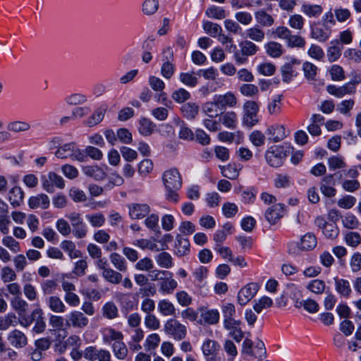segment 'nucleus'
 <instances>
[{"label": "nucleus", "mask_w": 361, "mask_h": 361, "mask_svg": "<svg viewBox=\"0 0 361 361\" xmlns=\"http://www.w3.org/2000/svg\"><path fill=\"white\" fill-rule=\"evenodd\" d=\"M162 179L167 190V199L177 202L179 199L177 191L182 186V178L178 170L174 168L165 171Z\"/></svg>", "instance_id": "obj_1"}, {"label": "nucleus", "mask_w": 361, "mask_h": 361, "mask_svg": "<svg viewBox=\"0 0 361 361\" xmlns=\"http://www.w3.org/2000/svg\"><path fill=\"white\" fill-rule=\"evenodd\" d=\"M55 155L59 159L70 158L73 161H85L83 150L76 147L75 142L66 143L60 147Z\"/></svg>", "instance_id": "obj_2"}, {"label": "nucleus", "mask_w": 361, "mask_h": 361, "mask_svg": "<svg viewBox=\"0 0 361 361\" xmlns=\"http://www.w3.org/2000/svg\"><path fill=\"white\" fill-rule=\"evenodd\" d=\"M164 331L176 341H181L186 337L187 327L175 319H168L164 324Z\"/></svg>", "instance_id": "obj_3"}, {"label": "nucleus", "mask_w": 361, "mask_h": 361, "mask_svg": "<svg viewBox=\"0 0 361 361\" xmlns=\"http://www.w3.org/2000/svg\"><path fill=\"white\" fill-rule=\"evenodd\" d=\"M240 50L235 51L234 59L237 64H245L247 61V57L252 56L257 53L259 47L250 40H244L239 44Z\"/></svg>", "instance_id": "obj_4"}, {"label": "nucleus", "mask_w": 361, "mask_h": 361, "mask_svg": "<svg viewBox=\"0 0 361 361\" xmlns=\"http://www.w3.org/2000/svg\"><path fill=\"white\" fill-rule=\"evenodd\" d=\"M286 156V151L283 146L274 145L266 152L265 159L270 166L279 167L283 164Z\"/></svg>", "instance_id": "obj_5"}, {"label": "nucleus", "mask_w": 361, "mask_h": 361, "mask_svg": "<svg viewBox=\"0 0 361 361\" xmlns=\"http://www.w3.org/2000/svg\"><path fill=\"white\" fill-rule=\"evenodd\" d=\"M258 111L259 105L256 102L246 101L243 104V124L248 128L256 125L259 121Z\"/></svg>", "instance_id": "obj_6"}, {"label": "nucleus", "mask_w": 361, "mask_h": 361, "mask_svg": "<svg viewBox=\"0 0 361 361\" xmlns=\"http://www.w3.org/2000/svg\"><path fill=\"white\" fill-rule=\"evenodd\" d=\"M65 321L66 327L78 329H85L89 324V319L83 312L78 310L69 312L66 316Z\"/></svg>", "instance_id": "obj_7"}, {"label": "nucleus", "mask_w": 361, "mask_h": 361, "mask_svg": "<svg viewBox=\"0 0 361 361\" xmlns=\"http://www.w3.org/2000/svg\"><path fill=\"white\" fill-rule=\"evenodd\" d=\"M66 217L70 221L73 228L74 236L78 239L85 238L87 233V228L80 214L73 212L67 214Z\"/></svg>", "instance_id": "obj_8"}, {"label": "nucleus", "mask_w": 361, "mask_h": 361, "mask_svg": "<svg viewBox=\"0 0 361 361\" xmlns=\"http://www.w3.org/2000/svg\"><path fill=\"white\" fill-rule=\"evenodd\" d=\"M84 357L88 361H111V354L108 350L92 345L84 350Z\"/></svg>", "instance_id": "obj_9"}, {"label": "nucleus", "mask_w": 361, "mask_h": 361, "mask_svg": "<svg viewBox=\"0 0 361 361\" xmlns=\"http://www.w3.org/2000/svg\"><path fill=\"white\" fill-rule=\"evenodd\" d=\"M300 61L296 59H291L285 63L281 68L282 79L284 82H290L295 78L300 71Z\"/></svg>", "instance_id": "obj_10"}, {"label": "nucleus", "mask_w": 361, "mask_h": 361, "mask_svg": "<svg viewBox=\"0 0 361 361\" xmlns=\"http://www.w3.org/2000/svg\"><path fill=\"white\" fill-rule=\"evenodd\" d=\"M220 345L214 340L207 339L202 345V350L207 361H221Z\"/></svg>", "instance_id": "obj_11"}, {"label": "nucleus", "mask_w": 361, "mask_h": 361, "mask_svg": "<svg viewBox=\"0 0 361 361\" xmlns=\"http://www.w3.org/2000/svg\"><path fill=\"white\" fill-rule=\"evenodd\" d=\"M311 37L319 42H326L331 37V26H326L320 22H314L310 25Z\"/></svg>", "instance_id": "obj_12"}, {"label": "nucleus", "mask_w": 361, "mask_h": 361, "mask_svg": "<svg viewBox=\"0 0 361 361\" xmlns=\"http://www.w3.org/2000/svg\"><path fill=\"white\" fill-rule=\"evenodd\" d=\"M212 99L221 111H225L226 108L235 107L238 103L237 97L232 92H227L223 94H215Z\"/></svg>", "instance_id": "obj_13"}, {"label": "nucleus", "mask_w": 361, "mask_h": 361, "mask_svg": "<svg viewBox=\"0 0 361 361\" xmlns=\"http://www.w3.org/2000/svg\"><path fill=\"white\" fill-rule=\"evenodd\" d=\"M54 186L63 189L65 187V181L61 176L51 171L48 173L47 178L46 177L42 178V188L47 192L52 193L54 192Z\"/></svg>", "instance_id": "obj_14"}, {"label": "nucleus", "mask_w": 361, "mask_h": 361, "mask_svg": "<svg viewBox=\"0 0 361 361\" xmlns=\"http://www.w3.org/2000/svg\"><path fill=\"white\" fill-rule=\"evenodd\" d=\"M164 63L161 66V73L166 79H170L174 74L176 67L171 63L173 59V52L171 48L167 47L163 51Z\"/></svg>", "instance_id": "obj_15"}, {"label": "nucleus", "mask_w": 361, "mask_h": 361, "mask_svg": "<svg viewBox=\"0 0 361 361\" xmlns=\"http://www.w3.org/2000/svg\"><path fill=\"white\" fill-rule=\"evenodd\" d=\"M7 341L11 346L20 349L25 348L28 343L26 334L19 329H13L7 335Z\"/></svg>", "instance_id": "obj_16"}, {"label": "nucleus", "mask_w": 361, "mask_h": 361, "mask_svg": "<svg viewBox=\"0 0 361 361\" xmlns=\"http://www.w3.org/2000/svg\"><path fill=\"white\" fill-rule=\"evenodd\" d=\"M259 286L256 283H250L243 287L238 295V301L240 305H245L257 294Z\"/></svg>", "instance_id": "obj_17"}, {"label": "nucleus", "mask_w": 361, "mask_h": 361, "mask_svg": "<svg viewBox=\"0 0 361 361\" xmlns=\"http://www.w3.org/2000/svg\"><path fill=\"white\" fill-rule=\"evenodd\" d=\"M326 90L330 94L341 98L346 94H353L356 91V83L350 82L341 87L329 85L327 86Z\"/></svg>", "instance_id": "obj_18"}, {"label": "nucleus", "mask_w": 361, "mask_h": 361, "mask_svg": "<svg viewBox=\"0 0 361 361\" xmlns=\"http://www.w3.org/2000/svg\"><path fill=\"white\" fill-rule=\"evenodd\" d=\"M129 216L132 219H141L150 212L147 204L131 203L128 205Z\"/></svg>", "instance_id": "obj_19"}, {"label": "nucleus", "mask_w": 361, "mask_h": 361, "mask_svg": "<svg viewBox=\"0 0 361 361\" xmlns=\"http://www.w3.org/2000/svg\"><path fill=\"white\" fill-rule=\"evenodd\" d=\"M102 341L105 344H112L120 340H123L124 336L120 331H117L111 326L102 328L100 330Z\"/></svg>", "instance_id": "obj_20"}, {"label": "nucleus", "mask_w": 361, "mask_h": 361, "mask_svg": "<svg viewBox=\"0 0 361 361\" xmlns=\"http://www.w3.org/2000/svg\"><path fill=\"white\" fill-rule=\"evenodd\" d=\"M336 180L334 175L329 174L323 177L320 183V190L322 193L328 197H333L336 194V190L334 186Z\"/></svg>", "instance_id": "obj_21"}, {"label": "nucleus", "mask_w": 361, "mask_h": 361, "mask_svg": "<svg viewBox=\"0 0 361 361\" xmlns=\"http://www.w3.org/2000/svg\"><path fill=\"white\" fill-rule=\"evenodd\" d=\"M266 133L268 140L271 142H279L286 137V129L283 125L274 124L267 128Z\"/></svg>", "instance_id": "obj_22"}, {"label": "nucleus", "mask_w": 361, "mask_h": 361, "mask_svg": "<svg viewBox=\"0 0 361 361\" xmlns=\"http://www.w3.org/2000/svg\"><path fill=\"white\" fill-rule=\"evenodd\" d=\"M284 213V204L281 203L274 204L266 211L265 218L271 224H275L283 216Z\"/></svg>", "instance_id": "obj_23"}, {"label": "nucleus", "mask_w": 361, "mask_h": 361, "mask_svg": "<svg viewBox=\"0 0 361 361\" xmlns=\"http://www.w3.org/2000/svg\"><path fill=\"white\" fill-rule=\"evenodd\" d=\"M201 323L207 324H216L219 320V313L216 310H208L205 307H200Z\"/></svg>", "instance_id": "obj_24"}, {"label": "nucleus", "mask_w": 361, "mask_h": 361, "mask_svg": "<svg viewBox=\"0 0 361 361\" xmlns=\"http://www.w3.org/2000/svg\"><path fill=\"white\" fill-rule=\"evenodd\" d=\"M49 204L50 200L49 197L43 193L36 196H32L28 200V204L31 209L41 208L45 209L49 207Z\"/></svg>", "instance_id": "obj_25"}, {"label": "nucleus", "mask_w": 361, "mask_h": 361, "mask_svg": "<svg viewBox=\"0 0 361 361\" xmlns=\"http://www.w3.org/2000/svg\"><path fill=\"white\" fill-rule=\"evenodd\" d=\"M46 303L51 311L54 313H64L67 307L63 300L56 295H51L46 299Z\"/></svg>", "instance_id": "obj_26"}, {"label": "nucleus", "mask_w": 361, "mask_h": 361, "mask_svg": "<svg viewBox=\"0 0 361 361\" xmlns=\"http://www.w3.org/2000/svg\"><path fill=\"white\" fill-rule=\"evenodd\" d=\"M175 252L179 257L187 255L190 252V242L180 234L176 237Z\"/></svg>", "instance_id": "obj_27"}, {"label": "nucleus", "mask_w": 361, "mask_h": 361, "mask_svg": "<svg viewBox=\"0 0 361 361\" xmlns=\"http://www.w3.org/2000/svg\"><path fill=\"white\" fill-rule=\"evenodd\" d=\"M334 279L335 282V288L337 293L342 297L345 298H349L352 293L350 282L346 279H340L337 276Z\"/></svg>", "instance_id": "obj_28"}, {"label": "nucleus", "mask_w": 361, "mask_h": 361, "mask_svg": "<svg viewBox=\"0 0 361 361\" xmlns=\"http://www.w3.org/2000/svg\"><path fill=\"white\" fill-rule=\"evenodd\" d=\"M219 120L225 127L229 129L233 130L237 127L238 116L233 111L221 112Z\"/></svg>", "instance_id": "obj_29"}, {"label": "nucleus", "mask_w": 361, "mask_h": 361, "mask_svg": "<svg viewBox=\"0 0 361 361\" xmlns=\"http://www.w3.org/2000/svg\"><path fill=\"white\" fill-rule=\"evenodd\" d=\"M342 49L343 47L338 40L331 41L330 46L326 51L329 61L331 63L336 61L341 56Z\"/></svg>", "instance_id": "obj_30"}, {"label": "nucleus", "mask_w": 361, "mask_h": 361, "mask_svg": "<svg viewBox=\"0 0 361 361\" xmlns=\"http://www.w3.org/2000/svg\"><path fill=\"white\" fill-rule=\"evenodd\" d=\"M317 243L315 235L312 233H307L300 238L298 247L302 251H309L313 250Z\"/></svg>", "instance_id": "obj_31"}, {"label": "nucleus", "mask_w": 361, "mask_h": 361, "mask_svg": "<svg viewBox=\"0 0 361 361\" xmlns=\"http://www.w3.org/2000/svg\"><path fill=\"white\" fill-rule=\"evenodd\" d=\"M157 310L164 317L175 316L176 312L174 305L167 299H162L158 302Z\"/></svg>", "instance_id": "obj_32"}, {"label": "nucleus", "mask_w": 361, "mask_h": 361, "mask_svg": "<svg viewBox=\"0 0 361 361\" xmlns=\"http://www.w3.org/2000/svg\"><path fill=\"white\" fill-rule=\"evenodd\" d=\"M83 173L96 180H102L106 176V173L98 166H86L82 168Z\"/></svg>", "instance_id": "obj_33"}, {"label": "nucleus", "mask_w": 361, "mask_h": 361, "mask_svg": "<svg viewBox=\"0 0 361 361\" xmlns=\"http://www.w3.org/2000/svg\"><path fill=\"white\" fill-rule=\"evenodd\" d=\"M24 200V192L20 187H13L8 193V200L13 207L21 205Z\"/></svg>", "instance_id": "obj_34"}, {"label": "nucleus", "mask_w": 361, "mask_h": 361, "mask_svg": "<svg viewBox=\"0 0 361 361\" xmlns=\"http://www.w3.org/2000/svg\"><path fill=\"white\" fill-rule=\"evenodd\" d=\"M109 259L114 268L120 272H126L128 270L127 262L120 254L117 252L111 253Z\"/></svg>", "instance_id": "obj_35"}, {"label": "nucleus", "mask_w": 361, "mask_h": 361, "mask_svg": "<svg viewBox=\"0 0 361 361\" xmlns=\"http://www.w3.org/2000/svg\"><path fill=\"white\" fill-rule=\"evenodd\" d=\"M255 18L257 23L263 27H271L274 23V17L262 9L255 12Z\"/></svg>", "instance_id": "obj_36"}, {"label": "nucleus", "mask_w": 361, "mask_h": 361, "mask_svg": "<svg viewBox=\"0 0 361 361\" xmlns=\"http://www.w3.org/2000/svg\"><path fill=\"white\" fill-rule=\"evenodd\" d=\"M180 110L187 119H194L198 114L200 106L195 102H187L182 105Z\"/></svg>", "instance_id": "obj_37"}, {"label": "nucleus", "mask_w": 361, "mask_h": 361, "mask_svg": "<svg viewBox=\"0 0 361 361\" xmlns=\"http://www.w3.org/2000/svg\"><path fill=\"white\" fill-rule=\"evenodd\" d=\"M301 11L309 18H318L322 13L323 8L317 4H303Z\"/></svg>", "instance_id": "obj_38"}, {"label": "nucleus", "mask_w": 361, "mask_h": 361, "mask_svg": "<svg viewBox=\"0 0 361 361\" xmlns=\"http://www.w3.org/2000/svg\"><path fill=\"white\" fill-rule=\"evenodd\" d=\"M102 275L107 282L115 285L120 283L123 279V276L119 271L110 267L102 271Z\"/></svg>", "instance_id": "obj_39"}, {"label": "nucleus", "mask_w": 361, "mask_h": 361, "mask_svg": "<svg viewBox=\"0 0 361 361\" xmlns=\"http://www.w3.org/2000/svg\"><path fill=\"white\" fill-rule=\"evenodd\" d=\"M156 128V124L147 118H142L139 121L138 130L144 136L152 135Z\"/></svg>", "instance_id": "obj_40"}, {"label": "nucleus", "mask_w": 361, "mask_h": 361, "mask_svg": "<svg viewBox=\"0 0 361 361\" xmlns=\"http://www.w3.org/2000/svg\"><path fill=\"white\" fill-rule=\"evenodd\" d=\"M61 248L66 252L70 258L74 259L81 256V252L76 249L75 244L68 240H64L61 243Z\"/></svg>", "instance_id": "obj_41"}, {"label": "nucleus", "mask_w": 361, "mask_h": 361, "mask_svg": "<svg viewBox=\"0 0 361 361\" xmlns=\"http://www.w3.org/2000/svg\"><path fill=\"white\" fill-rule=\"evenodd\" d=\"M267 54L272 58H279L283 54V46L276 42H269L264 46Z\"/></svg>", "instance_id": "obj_42"}, {"label": "nucleus", "mask_w": 361, "mask_h": 361, "mask_svg": "<svg viewBox=\"0 0 361 361\" xmlns=\"http://www.w3.org/2000/svg\"><path fill=\"white\" fill-rule=\"evenodd\" d=\"M245 35L250 41L262 42L265 37V33L262 29L258 26H254L246 30Z\"/></svg>", "instance_id": "obj_43"}, {"label": "nucleus", "mask_w": 361, "mask_h": 361, "mask_svg": "<svg viewBox=\"0 0 361 361\" xmlns=\"http://www.w3.org/2000/svg\"><path fill=\"white\" fill-rule=\"evenodd\" d=\"M157 264L164 269H170L173 266V258L171 255L166 252H161L154 257Z\"/></svg>", "instance_id": "obj_44"}, {"label": "nucleus", "mask_w": 361, "mask_h": 361, "mask_svg": "<svg viewBox=\"0 0 361 361\" xmlns=\"http://www.w3.org/2000/svg\"><path fill=\"white\" fill-rule=\"evenodd\" d=\"M112 351L118 360H125L128 355V348L123 340L111 344Z\"/></svg>", "instance_id": "obj_45"}, {"label": "nucleus", "mask_w": 361, "mask_h": 361, "mask_svg": "<svg viewBox=\"0 0 361 361\" xmlns=\"http://www.w3.org/2000/svg\"><path fill=\"white\" fill-rule=\"evenodd\" d=\"M11 305L19 316L25 314L28 309V303L20 296L13 298L11 301Z\"/></svg>", "instance_id": "obj_46"}, {"label": "nucleus", "mask_w": 361, "mask_h": 361, "mask_svg": "<svg viewBox=\"0 0 361 361\" xmlns=\"http://www.w3.org/2000/svg\"><path fill=\"white\" fill-rule=\"evenodd\" d=\"M177 281L172 278H166L162 280L159 286V291L164 295L171 294L177 288Z\"/></svg>", "instance_id": "obj_47"}, {"label": "nucleus", "mask_w": 361, "mask_h": 361, "mask_svg": "<svg viewBox=\"0 0 361 361\" xmlns=\"http://www.w3.org/2000/svg\"><path fill=\"white\" fill-rule=\"evenodd\" d=\"M295 306L296 307H303V308L310 313L314 314L319 311V304L313 299H307L301 301H296Z\"/></svg>", "instance_id": "obj_48"}, {"label": "nucleus", "mask_w": 361, "mask_h": 361, "mask_svg": "<svg viewBox=\"0 0 361 361\" xmlns=\"http://www.w3.org/2000/svg\"><path fill=\"white\" fill-rule=\"evenodd\" d=\"M202 109L203 113L211 118H216L221 115L219 112L220 109L217 107L213 99L210 102H205L202 105Z\"/></svg>", "instance_id": "obj_49"}, {"label": "nucleus", "mask_w": 361, "mask_h": 361, "mask_svg": "<svg viewBox=\"0 0 361 361\" xmlns=\"http://www.w3.org/2000/svg\"><path fill=\"white\" fill-rule=\"evenodd\" d=\"M282 95H275L268 104V111L271 115H279L281 111Z\"/></svg>", "instance_id": "obj_50"}, {"label": "nucleus", "mask_w": 361, "mask_h": 361, "mask_svg": "<svg viewBox=\"0 0 361 361\" xmlns=\"http://www.w3.org/2000/svg\"><path fill=\"white\" fill-rule=\"evenodd\" d=\"M343 226L348 229H356L360 226L357 218L351 213H347L342 217Z\"/></svg>", "instance_id": "obj_51"}, {"label": "nucleus", "mask_w": 361, "mask_h": 361, "mask_svg": "<svg viewBox=\"0 0 361 361\" xmlns=\"http://www.w3.org/2000/svg\"><path fill=\"white\" fill-rule=\"evenodd\" d=\"M159 6L158 0H145L142 5V11L145 15L152 16L157 11Z\"/></svg>", "instance_id": "obj_52"}, {"label": "nucleus", "mask_w": 361, "mask_h": 361, "mask_svg": "<svg viewBox=\"0 0 361 361\" xmlns=\"http://www.w3.org/2000/svg\"><path fill=\"white\" fill-rule=\"evenodd\" d=\"M104 317L109 319H113L118 316V310L113 302H108L102 307Z\"/></svg>", "instance_id": "obj_53"}, {"label": "nucleus", "mask_w": 361, "mask_h": 361, "mask_svg": "<svg viewBox=\"0 0 361 361\" xmlns=\"http://www.w3.org/2000/svg\"><path fill=\"white\" fill-rule=\"evenodd\" d=\"M179 79L182 83L190 87H195L198 83L195 73H180Z\"/></svg>", "instance_id": "obj_54"}, {"label": "nucleus", "mask_w": 361, "mask_h": 361, "mask_svg": "<svg viewBox=\"0 0 361 361\" xmlns=\"http://www.w3.org/2000/svg\"><path fill=\"white\" fill-rule=\"evenodd\" d=\"M123 178L118 173H113L109 178V181L104 185V191L111 190L115 186H121L123 184Z\"/></svg>", "instance_id": "obj_55"}, {"label": "nucleus", "mask_w": 361, "mask_h": 361, "mask_svg": "<svg viewBox=\"0 0 361 361\" xmlns=\"http://www.w3.org/2000/svg\"><path fill=\"white\" fill-rule=\"evenodd\" d=\"M203 29L212 37H216L222 32V28L219 24L210 21L203 23Z\"/></svg>", "instance_id": "obj_56"}, {"label": "nucleus", "mask_w": 361, "mask_h": 361, "mask_svg": "<svg viewBox=\"0 0 361 361\" xmlns=\"http://www.w3.org/2000/svg\"><path fill=\"white\" fill-rule=\"evenodd\" d=\"M206 15L209 18L221 20L226 16V13L223 8L212 6L206 10Z\"/></svg>", "instance_id": "obj_57"}, {"label": "nucleus", "mask_w": 361, "mask_h": 361, "mask_svg": "<svg viewBox=\"0 0 361 361\" xmlns=\"http://www.w3.org/2000/svg\"><path fill=\"white\" fill-rule=\"evenodd\" d=\"M30 128V125L28 123L20 121L11 122L7 126L8 130L15 133L27 131Z\"/></svg>", "instance_id": "obj_58"}, {"label": "nucleus", "mask_w": 361, "mask_h": 361, "mask_svg": "<svg viewBox=\"0 0 361 361\" xmlns=\"http://www.w3.org/2000/svg\"><path fill=\"white\" fill-rule=\"evenodd\" d=\"M326 288L325 282L320 279L311 281L307 286V288L316 294H322Z\"/></svg>", "instance_id": "obj_59"}, {"label": "nucleus", "mask_w": 361, "mask_h": 361, "mask_svg": "<svg viewBox=\"0 0 361 361\" xmlns=\"http://www.w3.org/2000/svg\"><path fill=\"white\" fill-rule=\"evenodd\" d=\"M304 75L308 80H314L317 75V67L313 63L306 61L302 65Z\"/></svg>", "instance_id": "obj_60"}, {"label": "nucleus", "mask_w": 361, "mask_h": 361, "mask_svg": "<svg viewBox=\"0 0 361 361\" xmlns=\"http://www.w3.org/2000/svg\"><path fill=\"white\" fill-rule=\"evenodd\" d=\"M273 305L272 300L267 297L263 296L258 300H255L253 309L257 313H260L264 309L271 307Z\"/></svg>", "instance_id": "obj_61"}, {"label": "nucleus", "mask_w": 361, "mask_h": 361, "mask_svg": "<svg viewBox=\"0 0 361 361\" xmlns=\"http://www.w3.org/2000/svg\"><path fill=\"white\" fill-rule=\"evenodd\" d=\"M343 56L347 60L355 63H361V51L357 49H347L344 53Z\"/></svg>", "instance_id": "obj_62"}, {"label": "nucleus", "mask_w": 361, "mask_h": 361, "mask_svg": "<svg viewBox=\"0 0 361 361\" xmlns=\"http://www.w3.org/2000/svg\"><path fill=\"white\" fill-rule=\"evenodd\" d=\"M86 219L93 227H101L106 221L104 215L102 213L87 214Z\"/></svg>", "instance_id": "obj_63"}, {"label": "nucleus", "mask_w": 361, "mask_h": 361, "mask_svg": "<svg viewBox=\"0 0 361 361\" xmlns=\"http://www.w3.org/2000/svg\"><path fill=\"white\" fill-rule=\"evenodd\" d=\"M345 241L349 246L356 247L361 243V235L357 232H348L345 235Z\"/></svg>", "instance_id": "obj_64"}]
</instances>
